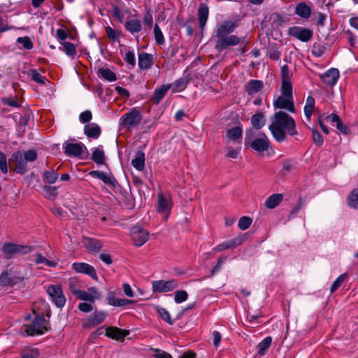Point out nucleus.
<instances>
[{"mask_svg": "<svg viewBox=\"0 0 358 358\" xmlns=\"http://www.w3.org/2000/svg\"><path fill=\"white\" fill-rule=\"evenodd\" d=\"M268 129L273 138L278 143H281L286 138V134L289 136L298 134L296 122L294 118L284 111L275 112L271 117V124Z\"/></svg>", "mask_w": 358, "mask_h": 358, "instance_id": "nucleus-1", "label": "nucleus"}, {"mask_svg": "<svg viewBox=\"0 0 358 358\" xmlns=\"http://www.w3.org/2000/svg\"><path fill=\"white\" fill-rule=\"evenodd\" d=\"M238 24L236 21L224 20L217 25L215 29V35L217 41L215 44V48L222 50L229 46H233L239 44L241 40L236 35H229L232 33Z\"/></svg>", "mask_w": 358, "mask_h": 358, "instance_id": "nucleus-2", "label": "nucleus"}, {"mask_svg": "<svg viewBox=\"0 0 358 358\" xmlns=\"http://www.w3.org/2000/svg\"><path fill=\"white\" fill-rule=\"evenodd\" d=\"M273 106L275 109L285 110L290 113H295L293 87H280V94L273 99Z\"/></svg>", "mask_w": 358, "mask_h": 358, "instance_id": "nucleus-3", "label": "nucleus"}, {"mask_svg": "<svg viewBox=\"0 0 358 358\" xmlns=\"http://www.w3.org/2000/svg\"><path fill=\"white\" fill-rule=\"evenodd\" d=\"M142 120V115L139 109L134 108L128 113L121 116L119 120L120 127L130 130L139 124Z\"/></svg>", "mask_w": 358, "mask_h": 358, "instance_id": "nucleus-4", "label": "nucleus"}, {"mask_svg": "<svg viewBox=\"0 0 358 358\" xmlns=\"http://www.w3.org/2000/svg\"><path fill=\"white\" fill-rule=\"evenodd\" d=\"M48 321L44 315H38L35 317L31 324L27 327L26 333L28 336L43 334L48 329Z\"/></svg>", "mask_w": 358, "mask_h": 358, "instance_id": "nucleus-5", "label": "nucleus"}, {"mask_svg": "<svg viewBox=\"0 0 358 358\" xmlns=\"http://www.w3.org/2000/svg\"><path fill=\"white\" fill-rule=\"evenodd\" d=\"M46 292L51 301L58 308H62L66 303V298L64 295L60 285H51L47 287Z\"/></svg>", "mask_w": 358, "mask_h": 358, "instance_id": "nucleus-6", "label": "nucleus"}, {"mask_svg": "<svg viewBox=\"0 0 358 358\" xmlns=\"http://www.w3.org/2000/svg\"><path fill=\"white\" fill-rule=\"evenodd\" d=\"M178 282L175 279L169 280H155L152 282V289L153 292H168L178 287Z\"/></svg>", "mask_w": 358, "mask_h": 358, "instance_id": "nucleus-7", "label": "nucleus"}, {"mask_svg": "<svg viewBox=\"0 0 358 358\" xmlns=\"http://www.w3.org/2000/svg\"><path fill=\"white\" fill-rule=\"evenodd\" d=\"M21 274L20 276H16L14 268L3 272L0 275V284L3 286H13L24 280V275L23 273Z\"/></svg>", "mask_w": 358, "mask_h": 358, "instance_id": "nucleus-8", "label": "nucleus"}, {"mask_svg": "<svg viewBox=\"0 0 358 358\" xmlns=\"http://www.w3.org/2000/svg\"><path fill=\"white\" fill-rule=\"evenodd\" d=\"M131 237L134 245L139 247L148 240L149 233L143 228L135 226L131 230Z\"/></svg>", "mask_w": 358, "mask_h": 358, "instance_id": "nucleus-9", "label": "nucleus"}, {"mask_svg": "<svg viewBox=\"0 0 358 358\" xmlns=\"http://www.w3.org/2000/svg\"><path fill=\"white\" fill-rule=\"evenodd\" d=\"M288 34L303 42H308L313 36V31L308 28L292 27L289 29Z\"/></svg>", "mask_w": 358, "mask_h": 358, "instance_id": "nucleus-10", "label": "nucleus"}, {"mask_svg": "<svg viewBox=\"0 0 358 358\" xmlns=\"http://www.w3.org/2000/svg\"><path fill=\"white\" fill-rule=\"evenodd\" d=\"M106 315L105 311H95L83 320V325L85 328L94 327L105 320Z\"/></svg>", "mask_w": 358, "mask_h": 358, "instance_id": "nucleus-11", "label": "nucleus"}, {"mask_svg": "<svg viewBox=\"0 0 358 358\" xmlns=\"http://www.w3.org/2000/svg\"><path fill=\"white\" fill-rule=\"evenodd\" d=\"M171 209V202L169 196H165L162 194H157V210L160 213L164 214L165 220H166L169 217V213Z\"/></svg>", "mask_w": 358, "mask_h": 358, "instance_id": "nucleus-12", "label": "nucleus"}, {"mask_svg": "<svg viewBox=\"0 0 358 358\" xmlns=\"http://www.w3.org/2000/svg\"><path fill=\"white\" fill-rule=\"evenodd\" d=\"M65 153L70 156L81 157L87 151V148L82 143H69L64 146Z\"/></svg>", "mask_w": 358, "mask_h": 358, "instance_id": "nucleus-13", "label": "nucleus"}, {"mask_svg": "<svg viewBox=\"0 0 358 358\" xmlns=\"http://www.w3.org/2000/svg\"><path fill=\"white\" fill-rule=\"evenodd\" d=\"M3 250L7 255H21L29 252L31 250V248L28 245H22L6 243L3 246Z\"/></svg>", "mask_w": 358, "mask_h": 358, "instance_id": "nucleus-14", "label": "nucleus"}, {"mask_svg": "<svg viewBox=\"0 0 358 358\" xmlns=\"http://www.w3.org/2000/svg\"><path fill=\"white\" fill-rule=\"evenodd\" d=\"M75 296L82 301L94 303L99 298L100 294L95 287H92L88 288L87 292L80 289Z\"/></svg>", "mask_w": 358, "mask_h": 358, "instance_id": "nucleus-15", "label": "nucleus"}, {"mask_svg": "<svg viewBox=\"0 0 358 358\" xmlns=\"http://www.w3.org/2000/svg\"><path fill=\"white\" fill-rule=\"evenodd\" d=\"M270 141L268 138L262 134L258 138L254 139L251 143V148L258 152L266 151L268 149Z\"/></svg>", "mask_w": 358, "mask_h": 358, "instance_id": "nucleus-16", "label": "nucleus"}, {"mask_svg": "<svg viewBox=\"0 0 358 358\" xmlns=\"http://www.w3.org/2000/svg\"><path fill=\"white\" fill-rule=\"evenodd\" d=\"M320 78L325 85L333 87L339 78V71L337 69L331 68L322 74Z\"/></svg>", "mask_w": 358, "mask_h": 358, "instance_id": "nucleus-17", "label": "nucleus"}, {"mask_svg": "<svg viewBox=\"0 0 358 358\" xmlns=\"http://www.w3.org/2000/svg\"><path fill=\"white\" fill-rule=\"evenodd\" d=\"M72 268L76 273H85L90 275L92 278H96V272L95 269L93 266L87 263H73L72 264Z\"/></svg>", "mask_w": 358, "mask_h": 358, "instance_id": "nucleus-18", "label": "nucleus"}, {"mask_svg": "<svg viewBox=\"0 0 358 358\" xmlns=\"http://www.w3.org/2000/svg\"><path fill=\"white\" fill-rule=\"evenodd\" d=\"M326 120L327 122L332 124L333 126H335L338 130L340 131L343 134L348 135L350 133V131L347 126L344 124L338 115L335 113H331V115L326 117Z\"/></svg>", "mask_w": 358, "mask_h": 358, "instance_id": "nucleus-19", "label": "nucleus"}, {"mask_svg": "<svg viewBox=\"0 0 358 358\" xmlns=\"http://www.w3.org/2000/svg\"><path fill=\"white\" fill-rule=\"evenodd\" d=\"M12 159L15 163L17 171L23 174L27 171V162L23 152H17L12 155Z\"/></svg>", "mask_w": 358, "mask_h": 358, "instance_id": "nucleus-20", "label": "nucleus"}, {"mask_svg": "<svg viewBox=\"0 0 358 358\" xmlns=\"http://www.w3.org/2000/svg\"><path fill=\"white\" fill-rule=\"evenodd\" d=\"M138 67L141 70H148L150 69L154 63L153 55L147 52L138 54Z\"/></svg>", "mask_w": 358, "mask_h": 358, "instance_id": "nucleus-21", "label": "nucleus"}, {"mask_svg": "<svg viewBox=\"0 0 358 358\" xmlns=\"http://www.w3.org/2000/svg\"><path fill=\"white\" fill-rule=\"evenodd\" d=\"M129 332L124 329H121L117 327H108L106 329V335L115 340L123 339L125 336L129 335Z\"/></svg>", "mask_w": 358, "mask_h": 358, "instance_id": "nucleus-22", "label": "nucleus"}, {"mask_svg": "<svg viewBox=\"0 0 358 358\" xmlns=\"http://www.w3.org/2000/svg\"><path fill=\"white\" fill-rule=\"evenodd\" d=\"M125 29L131 34L138 33L142 28L140 20L136 17H131L127 20L124 24Z\"/></svg>", "mask_w": 358, "mask_h": 358, "instance_id": "nucleus-23", "label": "nucleus"}, {"mask_svg": "<svg viewBox=\"0 0 358 358\" xmlns=\"http://www.w3.org/2000/svg\"><path fill=\"white\" fill-rule=\"evenodd\" d=\"M171 85H163L157 88L154 92L153 102L155 104H158L162 99L164 97L167 92L171 89Z\"/></svg>", "mask_w": 358, "mask_h": 358, "instance_id": "nucleus-24", "label": "nucleus"}, {"mask_svg": "<svg viewBox=\"0 0 358 358\" xmlns=\"http://www.w3.org/2000/svg\"><path fill=\"white\" fill-rule=\"evenodd\" d=\"M83 245L87 250L94 252H98L102 248L101 241L92 238H84Z\"/></svg>", "mask_w": 358, "mask_h": 358, "instance_id": "nucleus-25", "label": "nucleus"}, {"mask_svg": "<svg viewBox=\"0 0 358 358\" xmlns=\"http://www.w3.org/2000/svg\"><path fill=\"white\" fill-rule=\"evenodd\" d=\"M263 83L257 80H251L245 85V90L249 95H252L262 90Z\"/></svg>", "mask_w": 358, "mask_h": 358, "instance_id": "nucleus-26", "label": "nucleus"}, {"mask_svg": "<svg viewBox=\"0 0 358 358\" xmlns=\"http://www.w3.org/2000/svg\"><path fill=\"white\" fill-rule=\"evenodd\" d=\"M281 85L280 87H292V74L287 65H283L280 70Z\"/></svg>", "mask_w": 358, "mask_h": 358, "instance_id": "nucleus-27", "label": "nucleus"}, {"mask_svg": "<svg viewBox=\"0 0 358 358\" xmlns=\"http://www.w3.org/2000/svg\"><path fill=\"white\" fill-rule=\"evenodd\" d=\"M84 132L89 138H98L101 134V129L96 124L91 123L85 126Z\"/></svg>", "mask_w": 358, "mask_h": 358, "instance_id": "nucleus-28", "label": "nucleus"}, {"mask_svg": "<svg viewBox=\"0 0 358 358\" xmlns=\"http://www.w3.org/2000/svg\"><path fill=\"white\" fill-rule=\"evenodd\" d=\"M295 13L302 18H308L311 14V8L305 2H300L296 6Z\"/></svg>", "mask_w": 358, "mask_h": 358, "instance_id": "nucleus-29", "label": "nucleus"}, {"mask_svg": "<svg viewBox=\"0 0 358 358\" xmlns=\"http://www.w3.org/2000/svg\"><path fill=\"white\" fill-rule=\"evenodd\" d=\"M208 13L209 10L207 5H206L205 3H201L198 10V17L200 24V27L201 29H203L206 24L208 17Z\"/></svg>", "mask_w": 358, "mask_h": 358, "instance_id": "nucleus-30", "label": "nucleus"}, {"mask_svg": "<svg viewBox=\"0 0 358 358\" xmlns=\"http://www.w3.org/2000/svg\"><path fill=\"white\" fill-rule=\"evenodd\" d=\"M98 76L108 82L117 80L116 74L108 68H100L97 72Z\"/></svg>", "mask_w": 358, "mask_h": 358, "instance_id": "nucleus-31", "label": "nucleus"}, {"mask_svg": "<svg viewBox=\"0 0 358 358\" xmlns=\"http://www.w3.org/2000/svg\"><path fill=\"white\" fill-rule=\"evenodd\" d=\"M132 166L138 171H142L145 166V154L142 151L136 153L135 157L131 161Z\"/></svg>", "mask_w": 358, "mask_h": 358, "instance_id": "nucleus-32", "label": "nucleus"}, {"mask_svg": "<svg viewBox=\"0 0 358 358\" xmlns=\"http://www.w3.org/2000/svg\"><path fill=\"white\" fill-rule=\"evenodd\" d=\"M282 201V195L281 194H273L268 196L265 201V206L267 208L273 209L278 206Z\"/></svg>", "mask_w": 358, "mask_h": 358, "instance_id": "nucleus-33", "label": "nucleus"}, {"mask_svg": "<svg viewBox=\"0 0 358 358\" xmlns=\"http://www.w3.org/2000/svg\"><path fill=\"white\" fill-rule=\"evenodd\" d=\"M242 128L239 126L234 127L228 129L227 132V138L229 141H236L241 139Z\"/></svg>", "mask_w": 358, "mask_h": 358, "instance_id": "nucleus-34", "label": "nucleus"}, {"mask_svg": "<svg viewBox=\"0 0 358 358\" xmlns=\"http://www.w3.org/2000/svg\"><path fill=\"white\" fill-rule=\"evenodd\" d=\"M90 176L94 178H97L102 180L105 184L111 185L113 184V178L110 175L100 171H92L89 173Z\"/></svg>", "mask_w": 358, "mask_h": 358, "instance_id": "nucleus-35", "label": "nucleus"}, {"mask_svg": "<svg viewBox=\"0 0 358 358\" xmlns=\"http://www.w3.org/2000/svg\"><path fill=\"white\" fill-rule=\"evenodd\" d=\"M315 99L312 96H308L304 106V114L308 120H310L315 109Z\"/></svg>", "mask_w": 358, "mask_h": 358, "instance_id": "nucleus-36", "label": "nucleus"}, {"mask_svg": "<svg viewBox=\"0 0 358 358\" xmlns=\"http://www.w3.org/2000/svg\"><path fill=\"white\" fill-rule=\"evenodd\" d=\"M239 244H241L239 239H232L219 244L214 248V251L220 252L226 249L236 247Z\"/></svg>", "mask_w": 358, "mask_h": 358, "instance_id": "nucleus-37", "label": "nucleus"}, {"mask_svg": "<svg viewBox=\"0 0 358 358\" xmlns=\"http://www.w3.org/2000/svg\"><path fill=\"white\" fill-rule=\"evenodd\" d=\"M266 119L263 113H259L251 117V124L256 129H261L265 125Z\"/></svg>", "mask_w": 358, "mask_h": 358, "instance_id": "nucleus-38", "label": "nucleus"}, {"mask_svg": "<svg viewBox=\"0 0 358 358\" xmlns=\"http://www.w3.org/2000/svg\"><path fill=\"white\" fill-rule=\"evenodd\" d=\"M92 159L98 164H102L104 163L105 156L103 147L101 145H99L93 150Z\"/></svg>", "mask_w": 358, "mask_h": 358, "instance_id": "nucleus-39", "label": "nucleus"}, {"mask_svg": "<svg viewBox=\"0 0 358 358\" xmlns=\"http://www.w3.org/2000/svg\"><path fill=\"white\" fill-rule=\"evenodd\" d=\"M43 180L49 184L55 183L58 179L59 174L56 170L50 169L43 173Z\"/></svg>", "mask_w": 358, "mask_h": 358, "instance_id": "nucleus-40", "label": "nucleus"}, {"mask_svg": "<svg viewBox=\"0 0 358 358\" xmlns=\"http://www.w3.org/2000/svg\"><path fill=\"white\" fill-rule=\"evenodd\" d=\"M171 85V89L173 92H180L183 91L187 85V80L183 78H179L176 80L173 84Z\"/></svg>", "mask_w": 358, "mask_h": 358, "instance_id": "nucleus-41", "label": "nucleus"}, {"mask_svg": "<svg viewBox=\"0 0 358 358\" xmlns=\"http://www.w3.org/2000/svg\"><path fill=\"white\" fill-rule=\"evenodd\" d=\"M272 342V338L270 336H267L264 338L257 345L258 354L259 355H264L268 348L270 347Z\"/></svg>", "mask_w": 358, "mask_h": 358, "instance_id": "nucleus-42", "label": "nucleus"}, {"mask_svg": "<svg viewBox=\"0 0 358 358\" xmlns=\"http://www.w3.org/2000/svg\"><path fill=\"white\" fill-rule=\"evenodd\" d=\"M348 203L350 207L358 209V188L350 192L348 198Z\"/></svg>", "mask_w": 358, "mask_h": 358, "instance_id": "nucleus-43", "label": "nucleus"}, {"mask_svg": "<svg viewBox=\"0 0 358 358\" xmlns=\"http://www.w3.org/2000/svg\"><path fill=\"white\" fill-rule=\"evenodd\" d=\"M35 257V262L37 264H43L49 267H55L57 264V262L49 260L40 253L36 254Z\"/></svg>", "mask_w": 358, "mask_h": 358, "instance_id": "nucleus-44", "label": "nucleus"}, {"mask_svg": "<svg viewBox=\"0 0 358 358\" xmlns=\"http://www.w3.org/2000/svg\"><path fill=\"white\" fill-rule=\"evenodd\" d=\"M43 190L45 198L48 199H54L57 195V189L56 187L44 185Z\"/></svg>", "mask_w": 358, "mask_h": 358, "instance_id": "nucleus-45", "label": "nucleus"}, {"mask_svg": "<svg viewBox=\"0 0 358 358\" xmlns=\"http://www.w3.org/2000/svg\"><path fill=\"white\" fill-rule=\"evenodd\" d=\"M63 48L62 50L66 53L69 57H73L76 54V50L74 45L70 42H62V43Z\"/></svg>", "mask_w": 358, "mask_h": 358, "instance_id": "nucleus-46", "label": "nucleus"}, {"mask_svg": "<svg viewBox=\"0 0 358 358\" xmlns=\"http://www.w3.org/2000/svg\"><path fill=\"white\" fill-rule=\"evenodd\" d=\"M122 4V2L117 1V3L116 5L113 6V15L120 22L123 21L124 17V15L121 8Z\"/></svg>", "mask_w": 358, "mask_h": 358, "instance_id": "nucleus-47", "label": "nucleus"}, {"mask_svg": "<svg viewBox=\"0 0 358 358\" xmlns=\"http://www.w3.org/2000/svg\"><path fill=\"white\" fill-rule=\"evenodd\" d=\"M68 286L71 292L75 296L80 290V282L78 279L71 278L68 280Z\"/></svg>", "mask_w": 358, "mask_h": 358, "instance_id": "nucleus-48", "label": "nucleus"}, {"mask_svg": "<svg viewBox=\"0 0 358 358\" xmlns=\"http://www.w3.org/2000/svg\"><path fill=\"white\" fill-rule=\"evenodd\" d=\"M16 41L26 50H31L34 47L33 42L29 36L18 37Z\"/></svg>", "mask_w": 358, "mask_h": 358, "instance_id": "nucleus-49", "label": "nucleus"}, {"mask_svg": "<svg viewBox=\"0 0 358 358\" xmlns=\"http://www.w3.org/2000/svg\"><path fill=\"white\" fill-rule=\"evenodd\" d=\"M29 76L31 79L39 84H45L46 81V78L45 76H42L39 73L37 70L32 69L29 71Z\"/></svg>", "mask_w": 358, "mask_h": 358, "instance_id": "nucleus-50", "label": "nucleus"}, {"mask_svg": "<svg viewBox=\"0 0 358 358\" xmlns=\"http://www.w3.org/2000/svg\"><path fill=\"white\" fill-rule=\"evenodd\" d=\"M188 294L185 290H178L175 292L174 301L176 303H181L187 299Z\"/></svg>", "mask_w": 358, "mask_h": 358, "instance_id": "nucleus-51", "label": "nucleus"}, {"mask_svg": "<svg viewBox=\"0 0 358 358\" xmlns=\"http://www.w3.org/2000/svg\"><path fill=\"white\" fill-rule=\"evenodd\" d=\"M252 219L249 217L243 216L241 217L238 221V227L241 230L248 229L252 224Z\"/></svg>", "mask_w": 358, "mask_h": 358, "instance_id": "nucleus-52", "label": "nucleus"}, {"mask_svg": "<svg viewBox=\"0 0 358 358\" xmlns=\"http://www.w3.org/2000/svg\"><path fill=\"white\" fill-rule=\"evenodd\" d=\"M106 32L108 38L113 42H115L118 40L120 33L110 27H107L106 28Z\"/></svg>", "mask_w": 358, "mask_h": 358, "instance_id": "nucleus-53", "label": "nucleus"}, {"mask_svg": "<svg viewBox=\"0 0 358 358\" xmlns=\"http://www.w3.org/2000/svg\"><path fill=\"white\" fill-rule=\"evenodd\" d=\"M154 35L157 44L162 45L164 43V35L161 31V29L157 24L155 25L154 27Z\"/></svg>", "mask_w": 358, "mask_h": 358, "instance_id": "nucleus-54", "label": "nucleus"}, {"mask_svg": "<svg viewBox=\"0 0 358 358\" xmlns=\"http://www.w3.org/2000/svg\"><path fill=\"white\" fill-rule=\"evenodd\" d=\"M157 312L162 319L166 322L169 324H173V322L171 320L169 313L164 308H157Z\"/></svg>", "mask_w": 358, "mask_h": 358, "instance_id": "nucleus-55", "label": "nucleus"}, {"mask_svg": "<svg viewBox=\"0 0 358 358\" xmlns=\"http://www.w3.org/2000/svg\"><path fill=\"white\" fill-rule=\"evenodd\" d=\"M38 350L36 348H30L23 351L22 358H38Z\"/></svg>", "mask_w": 358, "mask_h": 358, "instance_id": "nucleus-56", "label": "nucleus"}, {"mask_svg": "<svg viewBox=\"0 0 358 358\" xmlns=\"http://www.w3.org/2000/svg\"><path fill=\"white\" fill-rule=\"evenodd\" d=\"M241 147L239 145L237 148H228V152L226 155L227 157L231 159H237L240 156Z\"/></svg>", "mask_w": 358, "mask_h": 358, "instance_id": "nucleus-57", "label": "nucleus"}, {"mask_svg": "<svg viewBox=\"0 0 358 358\" xmlns=\"http://www.w3.org/2000/svg\"><path fill=\"white\" fill-rule=\"evenodd\" d=\"M0 170L3 173H8L7 157L2 152H0Z\"/></svg>", "mask_w": 358, "mask_h": 358, "instance_id": "nucleus-58", "label": "nucleus"}, {"mask_svg": "<svg viewBox=\"0 0 358 358\" xmlns=\"http://www.w3.org/2000/svg\"><path fill=\"white\" fill-rule=\"evenodd\" d=\"M346 277V274L343 273L339 275L336 280L333 282V284L331 286V293L334 292L341 285V283L343 282Z\"/></svg>", "mask_w": 358, "mask_h": 358, "instance_id": "nucleus-59", "label": "nucleus"}, {"mask_svg": "<svg viewBox=\"0 0 358 358\" xmlns=\"http://www.w3.org/2000/svg\"><path fill=\"white\" fill-rule=\"evenodd\" d=\"M124 60L131 67H134L136 65V58L134 52L133 50H129L127 52H126L124 56Z\"/></svg>", "mask_w": 358, "mask_h": 358, "instance_id": "nucleus-60", "label": "nucleus"}, {"mask_svg": "<svg viewBox=\"0 0 358 358\" xmlns=\"http://www.w3.org/2000/svg\"><path fill=\"white\" fill-rule=\"evenodd\" d=\"M312 134L314 143L317 145H322L324 141L322 135L319 133V131L316 129H313Z\"/></svg>", "mask_w": 358, "mask_h": 358, "instance_id": "nucleus-61", "label": "nucleus"}, {"mask_svg": "<svg viewBox=\"0 0 358 358\" xmlns=\"http://www.w3.org/2000/svg\"><path fill=\"white\" fill-rule=\"evenodd\" d=\"M92 113L90 110H85L80 114L79 120L82 123H87L92 120Z\"/></svg>", "mask_w": 358, "mask_h": 358, "instance_id": "nucleus-62", "label": "nucleus"}, {"mask_svg": "<svg viewBox=\"0 0 358 358\" xmlns=\"http://www.w3.org/2000/svg\"><path fill=\"white\" fill-rule=\"evenodd\" d=\"M92 303L83 302L79 303L78 309L83 313H90L93 310Z\"/></svg>", "mask_w": 358, "mask_h": 358, "instance_id": "nucleus-63", "label": "nucleus"}, {"mask_svg": "<svg viewBox=\"0 0 358 358\" xmlns=\"http://www.w3.org/2000/svg\"><path fill=\"white\" fill-rule=\"evenodd\" d=\"M153 357L155 358H172L170 354L166 352L165 351L159 350V349H155L153 350Z\"/></svg>", "mask_w": 358, "mask_h": 358, "instance_id": "nucleus-64", "label": "nucleus"}]
</instances>
